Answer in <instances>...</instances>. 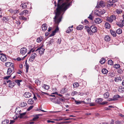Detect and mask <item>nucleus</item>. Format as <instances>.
<instances>
[{
	"label": "nucleus",
	"instance_id": "8",
	"mask_svg": "<svg viewBox=\"0 0 124 124\" xmlns=\"http://www.w3.org/2000/svg\"><path fill=\"white\" fill-rule=\"evenodd\" d=\"M121 97L119 95H115L114 97L113 98V99H109L108 100V101H115L118 98H120Z\"/></svg>",
	"mask_w": 124,
	"mask_h": 124
},
{
	"label": "nucleus",
	"instance_id": "57",
	"mask_svg": "<svg viewBox=\"0 0 124 124\" xmlns=\"http://www.w3.org/2000/svg\"><path fill=\"white\" fill-rule=\"evenodd\" d=\"M115 123V124H121V122L118 121H116Z\"/></svg>",
	"mask_w": 124,
	"mask_h": 124
},
{
	"label": "nucleus",
	"instance_id": "9",
	"mask_svg": "<svg viewBox=\"0 0 124 124\" xmlns=\"http://www.w3.org/2000/svg\"><path fill=\"white\" fill-rule=\"evenodd\" d=\"M26 112H25L22 113H21L19 115H18V116L17 115H16V119H17L18 117H19L20 118H22L26 115Z\"/></svg>",
	"mask_w": 124,
	"mask_h": 124
},
{
	"label": "nucleus",
	"instance_id": "40",
	"mask_svg": "<svg viewBox=\"0 0 124 124\" xmlns=\"http://www.w3.org/2000/svg\"><path fill=\"white\" fill-rule=\"evenodd\" d=\"M83 28V26L82 25H79L77 27V29L78 30H80L82 29Z\"/></svg>",
	"mask_w": 124,
	"mask_h": 124
},
{
	"label": "nucleus",
	"instance_id": "36",
	"mask_svg": "<svg viewBox=\"0 0 124 124\" xmlns=\"http://www.w3.org/2000/svg\"><path fill=\"white\" fill-rule=\"evenodd\" d=\"M110 32L111 33V35L113 37L116 36V34L115 32V31H113L112 30H110Z\"/></svg>",
	"mask_w": 124,
	"mask_h": 124
},
{
	"label": "nucleus",
	"instance_id": "22",
	"mask_svg": "<svg viewBox=\"0 0 124 124\" xmlns=\"http://www.w3.org/2000/svg\"><path fill=\"white\" fill-rule=\"evenodd\" d=\"M102 73L104 74H106L108 72V71L106 68H103L102 70Z\"/></svg>",
	"mask_w": 124,
	"mask_h": 124
},
{
	"label": "nucleus",
	"instance_id": "13",
	"mask_svg": "<svg viewBox=\"0 0 124 124\" xmlns=\"http://www.w3.org/2000/svg\"><path fill=\"white\" fill-rule=\"evenodd\" d=\"M9 19L8 17L4 16L3 17L2 20L3 22H4L6 23H8Z\"/></svg>",
	"mask_w": 124,
	"mask_h": 124
},
{
	"label": "nucleus",
	"instance_id": "54",
	"mask_svg": "<svg viewBox=\"0 0 124 124\" xmlns=\"http://www.w3.org/2000/svg\"><path fill=\"white\" fill-rule=\"evenodd\" d=\"M116 24L119 26L121 28H122L123 27L122 23H116Z\"/></svg>",
	"mask_w": 124,
	"mask_h": 124
},
{
	"label": "nucleus",
	"instance_id": "26",
	"mask_svg": "<svg viewBox=\"0 0 124 124\" xmlns=\"http://www.w3.org/2000/svg\"><path fill=\"white\" fill-rule=\"evenodd\" d=\"M99 5L102 7H104L105 6V2L103 1H101L100 2Z\"/></svg>",
	"mask_w": 124,
	"mask_h": 124
},
{
	"label": "nucleus",
	"instance_id": "25",
	"mask_svg": "<svg viewBox=\"0 0 124 124\" xmlns=\"http://www.w3.org/2000/svg\"><path fill=\"white\" fill-rule=\"evenodd\" d=\"M74 101L76 103V104L77 105H79L83 102H84L83 101H77L76 100H74Z\"/></svg>",
	"mask_w": 124,
	"mask_h": 124
},
{
	"label": "nucleus",
	"instance_id": "58",
	"mask_svg": "<svg viewBox=\"0 0 124 124\" xmlns=\"http://www.w3.org/2000/svg\"><path fill=\"white\" fill-rule=\"evenodd\" d=\"M61 39H58V40L57 41V42L58 43L60 44L61 43Z\"/></svg>",
	"mask_w": 124,
	"mask_h": 124
},
{
	"label": "nucleus",
	"instance_id": "19",
	"mask_svg": "<svg viewBox=\"0 0 124 124\" xmlns=\"http://www.w3.org/2000/svg\"><path fill=\"white\" fill-rule=\"evenodd\" d=\"M13 70L12 69V68H8V69L7 73V75H10L12 71Z\"/></svg>",
	"mask_w": 124,
	"mask_h": 124
},
{
	"label": "nucleus",
	"instance_id": "14",
	"mask_svg": "<svg viewBox=\"0 0 124 124\" xmlns=\"http://www.w3.org/2000/svg\"><path fill=\"white\" fill-rule=\"evenodd\" d=\"M20 107H18L16 108V109L15 112H17V116L21 114V110L20 109Z\"/></svg>",
	"mask_w": 124,
	"mask_h": 124
},
{
	"label": "nucleus",
	"instance_id": "42",
	"mask_svg": "<svg viewBox=\"0 0 124 124\" xmlns=\"http://www.w3.org/2000/svg\"><path fill=\"white\" fill-rule=\"evenodd\" d=\"M100 10L101 13V16L102 15L104 14L106 11V10L104 9H102L101 10Z\"/></svg>",
	"mask_w": 124,
	"mask_h": 124
},
{
	"label": "nucleus",
	"instance_id": "12",
	"mask_svg": "<svg viewBox=\"0 0 124 124\" xmlns=\"http://www.w3.org/2000/svg\"><path fill=\"white\" fill-rule=\"evenodd\" d=\"M0 59L2 62H5L7 60V58L6 57L5 55L3 54L1 56Z\"/></svg>",
	"mask_w": 124,
	"mask_h": 124
},
{
	"label": "nucleus",
	"instance_id": "41",
	"mask_svg": "<svg viewBox=\"0 0 124 124\" xmlns=\"http://www.w3.org/2000/svg\"><path fill=\"white\" fill-rule=\"evenodd\" d=\"M34 116V117L32 119V120L33 121H36L39 118V117L37 114L35 115V116Z\"/></svg>",
	"mask_w": 124,
	"mask_h": 124
},
{
	"label": "nucleus",
	"instance_id": "21",
	"mask_svg": "<svg viewBox=\"0 0 124 124\" xmlns=\"http://www.w3.org/2000/svg\"><path fill=\"white\" fill-rule=\"evenodd\" d=\"M27 105L26 103L25 102H23L20 103V106L21 107H24L26 106Z\"/></svg>",
	"mask_w": 124,
	"mask_h": 124
},
{
	"label": "nucleus",
	"instance_id": "55",
	"mask_svg": "<svg viewBox=\"0 0 124 124\" xmlns=\"http://www.w3.org/2000/svg\"><path fill=\"white\" fill-rule=\"evenodd\" d=\"M56 33L54 31H53L50 35V36H52L54 35Z\"/></svg>",
	"mask_w": 124,
	"mask_h": 124
},
{
	"label": "nucleus",
	"instance_id": "6",
	"mask_svg": "<svg viewBox=\"0 0 124 124\" xmlns=\"http://www.w3.org/2000/svg\"><path fill=\"white\" fill-rule=\"evenodd\" d=\"M37 56V55L35 53L32 54L31 55V57L29 59V61L30 62H32L34 60L35 58Z\"/></svg>",
	"mask_w": 124,
	"mask_h": 124
},
{
	"label": "nucleus",
	"instance_id": "47",
	"mask_svg": "<svg viewBox=\"0 0 124 124\" xmlns=\"http://www.w3.org/2000/svg\"><path fill=\"white\" fill-rule=\"evenodd\" d=\"M35 83L37 85H39L41 83L39 79H36L35 81Z\"/></svg>",
	"mask_w": 124,
	"mask_h": 124
},
{
	"label": "nucleus",
	"instance_id": "63",
	"mask_svg": "<svg viewBox=\"0 0 124 124\" xmlns=\"http://www.w3.org/2000/svg\"><path fill=\"white\" fill-rule=\"evenodd\" d=\"M59 101L60 102L61 101L64 102L65 101V100L64 99L62 98H59Z\"/></svg>",
	"mask_w": 124,
	"mask_h": 124
},
{
	"label": "nucleus",
	"instance_id": "34",
	"mask_svg": "<svg viewBox=\"0 0 124 124\" xmlns=\"http://www.w3.org/2000/svg\"><path fill=\"white\" fill-rule=\"evenodd\" d=\"M118 80H120L121 81L122 80V79L120 76L117 77L115 78V81L117 82Z\"/></svg>",
	"mask_w": 124,
	"mask_h": 124
},
{
	"label": "nucleus",
	"instance_id": "38",
	"mask_svg": "<svg viewBox=\"0 0 124 124\" xmlns=\"http://www.w3.org/2000/svg\"><path fill=\"white\" fill-rule=\"evenodd\" d=\"M22 81V80H17L15 81V82L19 86H20V83Z\"/></svg>",
	"mask_w": 124,
	"mask_h": 124
},
{
	"label": "nucleus",
	"instance_id": "33",
	"mask_svg": "<svg viewBox=\"0 0 124 124\" xmlns=\"http://www.w3.org/2000/svg\"><path fill=\"white\" fill-rule=\"evenodd\" d=\"M117 33L118 34H120L122 32V29L120 28H119L116 31Z\"/></svg>",
	"mask_w": 124,
	"mask_h": 124
},
{
	"label": "nucleus",
	"instance_id": "61",
	"mask_svg": "<svg viewBox=\"0 0 124 124\" xmlns=\"http://www.w3.org/2000/svg\"><path fill=\"white\" fill-rule=\"evenodd\" d=\"M24 15H26L28 13V11L27 10H25L23 11Z\"/></svg>",
	"mask_w": 124,
	"mask_h": 124
},
{
	"label": "nucleus",
	"instance_id": "2",
	"mask_svg": "<svg viewBox=\"0 0 124 124\" xmlns=\"http://www.w3.org/2000/svg\"><path fill=\"white\" fill-rule=\"evenodd\" d=\"M50 99L52 102L55 104H60L62 103L61 102L59 101V98L56 97L54 98H50Z\"/></svg>",
	"mask_w": 124,
	"mask_h": 124
},
{
	"label": "nucleus",
	"instance_id": "1",
	"mask_svg": "<svg viewBox=\"0 0 124 124\" xmlns=\"http://www.w3.org/2000/svg\"><path fill=\"white\" fill-rule=\"evenodd\" d=\"M85 27L87 32L90 35H93V33L96 32L97 31V28L94 25H92L90 28L87 26H85Z\"/></svg>",
	"mask_w": 124,
	"mask_h": 124
},
{
	"label": "nucleus",
	"instance_id": "49",
	"mask_svg": "<svg viewBox=\"0 0 124 124\" xmlns=\"http://www.w3.org/2000/svg\"><path fill=\"white\" fill-rule=\"evenodd\" d=\"M108 63L109 65H111L113 64V62L111 60H108Z\"/></svg>",
	"mask_w": 124,
	"mask_h": 124
},
{
	"label": "nucleus",
	"instance_id": "60",
	"mask_svg": "<svg viewBox=\"0 0 124 124\" xmlns=\"http://www.w3.org/2000/svg\"><path fill=\"white\" fill-rule=\"evenodd\" d=\"M88 18L91 20H92L93 17L92 16H91V14L89 15V16L88 17Z\"/></svg>",
	"mask_w": 124,
	"mask_h": 124
},
{
	"label": "nucleus",
	"instance_id": "18",
	"mask_svg": "<svg viewBox=\"0 0 124 124\" xmlns=\"http://www.w3.org/2000/svg\"><path fill=\"white\" fill-rule=\"evenodd\" d=\"M73 27V26L72 25L71 27H69L68 28V29H67L66 31V32L67 33H69L70 32H71L73 30V29L72 28Z\"/></svg>",
	"mask_w": 124,
	"mask_h": 124
},
{
	"label": "nucleus",
	"instance_id": "46",
	"mask_svg": "<svg viewBox=\"0 0 124 124\" xmlns=\"http://www.w3.org/2000/svg\"><path fill=\"white\" fill-rule=\"evenodd\" d=\"M42 40V38L41 37L38 38L37 39V41L38 43L40 42Z\"/></svg>",
	"mask_w": 124,
	"mask_h": 124
},
{
	"label": "nucleus",
	"instance_id": "44",
	"mask_svg": "<svg viewBox=\"0 0 124 124\" xmlns=\"http://www.w3.org/2000/svg\"><path fill=\"white\" fill-rule=\"evenodd\" d=\"M79 86V84L78 82L75 83L73 84V86L74 88L78 87Z\"/></svg>",
	"mask_w": 124,
	"mask_h": 124
},
{
	"label": "nucleus",
	"instance_id": "24",
	"mask_svg": "<svg viewBox=\"0 0 124 124\" xmlns=\"http://www.w3.org/2000/svg\"><path fill=\"white\" fill-rule=\"evenodd\" d=\"M27 60H26L25 62L26 71V72H27L28 71L29 68V66L28 64L27 63Z\"/></svg>",
	"mask_w": 124,
	"mask_h": 124
},
{
	"label": "nucleus",
	"instance_id": "7",
	"mask_svg": "<svg viewBox=\"0 0 124 124\" xmlns=\"http://www.w3.org/2000/svg\"><path fill=\"white\" fill-rule=\"evenodd\" d=\"M27 51V49L25 47H23L20 50V53L22 55L24 54Z\"/></svg>",
	"mask_w": 124,
	"mask_h": 124
},
{
	"label": "nucleus",
	"instance_id": "20",
	"mask_svg": "<svg viewBox=\"0 0 124 124\" xmlns=\"http://www.w3.org/2000/svg\"><path fill=\"white\" fill-rule=\"evenodd\" d=\"M95 15H97L99 16H101V13L100 12V10H95Z\"/></svg>",
	"mask_w": 124,
	"mask_h": 124
},
{
	"label": "nucleus",
	"instance_id": "64",
	"mask_svg": "<svg viewBox=\"0 0 124 124\" xmlns=\"http://www.w3.org/2000/svg\"><path fill=\"white\" fill-rule=\"evenodd\" d=\"M9 11L11 13H14V10L11 9H10L9 10Z\"/></svg>",
	"mask_w": 124,
	"mask_h": 124
},
{
	"label": "nucleus",
	"instance_id": "4",
	"mask_svg": "<svg viewBox=\"0 0 124 124\" xmlns=\"http://www.w3.org/2000/svg\"><path fill=\"white\" fill-rule=\"evenodd\" d=\"M5 65L7 67H11L12 69L14 70V64L13 63L9 62H6L5 63Z\"/></svg>",
	"mask_w": 124,
	"mask_h": 124
},
{
	"label": "nucleus",
	"instance_id": "31",
	"mask_svg": "<svg viewBox=\"0 0 124 124\" xmlns=\"http://www.w3.org/2000/svg\"><path fill=\"white\" fill-rule=\"evenodd\" d=\"M43 87H44L45 89L46 90L48 89L50 87L49 86L47 85L46 84H44L42 86Z\"/></svg>",
	"mask_w": 124,
	"mask_h": 124
},
{
	"label": "nucleus",
	"instance_id": "15",
	"mask_svg": "<svg viewBox=\"0 0 124 124\" xmlns=\"http://www.w3.org/2000/svg\"><path fill=\"white\" fill-rule=\"evenodd\" d=\"M26 3H22L20 7H22V9L26 8H27V4Z\"/></svg>",
	"mask_w": 124,
	"mask_h": 124
},
{
	"label": "nucleus",
	"instance_id": "23",
	"mask_svg": "<svg viewBox=\"0 0 124 124\" xmlns=\"http://www.w3.org/2000/svg\"><path fill=\"white\" fill-rule=\"evenodd\" d=\"M67 89L66 88H62L60 91V93H64L66 92L67 91Z\"/></svg>",
	"mask_w": 124,
	"mask_h": 124
},
{
	"label": "nucleus",
	"instance_id": "5",
	"mask_svg": "<svg viewBox=\"0 0 124 124\" xmlns=\"http://www.w3.org/2000/svg\"><path fill=\"white\" fill-rule=\"evenodd\" d=\"M42 46H41L37 48L36 50V51H38L39 53L40 54H43L44 53V51L45 50V49L42 48Z\"/></svg>",
	"mask_w": 124,
	"mask_h": 124
},
{
	"label": "nucleus",
	"instance_id": "62",
	"mask_svg": "<svg viewBox=\"0 0 124 124\" xmlns=\"http://www.w3.org/2000/svg\"><path fill=\"white\" fill-rule=\"evenodd\" d=\"M59 30V28L58 27H57L56 28L54 31L56 33V32L58 31Z\"/></svg>",
	"mask_w": 124,
	"mask_h": 124
},
{
	"label": "nucleus",
	"instance_id": "17",
	"mask_svg": "<svg viewBox=\"0 0 124 124\" xmlns=\"http://www.w3.org/2000/svg\"><path fill=\"white\" fill-rule=\"evenodd\" d=\"M15 84L13 82H10L9 85V87H10L12 88L14 86Z\"/></svg>",
	"mask_w": 124,
	"mask_h": 124
},
{
	"label": "nucleus",
	"instance_id": "28",
	"mask_svg": "<svg viewBox=\"0 0 124 124\" xmlns=\"http://www.w3.org/2000/svg\"><path fill=\"white\" fill-rule=\"evenodd\" d=\"M118 90L120 92L123 93L124 92V88L122 87H119L118 89Z\"/></svg>",
	"mask_w": 124,
	"mask_h": 124
},
{
	"label": "nucleus",
	"instance_id": "56",
	"mask_svg": "<svg viewBox=\"0 0 124 124\" xmlns=\"http://www.w3.org/2000/svg\"><path fill=\"white\" fill-rule=\"evenodd\" d=\"M33 107V106H30L27 109V110L29 111Z\"/></svg>",
	"mask_w": 124,
	"mask_h": 124
},
{
	"label": "nucleus",
	"instance_id": "52",
	"mask_svg": "<svg viewBox=\"0 0 124 124\" xmlns=\"http://www.w3.org/2000/svg\"><path fill=\"white\" fill-rule=\"evenodd\" d=\"M71 95L73 96L77 95V92L75 91H73L71 93Z\"/></svg>",
	"mask_w": 124,
	"mask_h": 124
},
{
	"label": "nucleus",
	"instance_id": "29",
	"mask_svg": "<svg viewBox=\"0 0 124 124\" xmlns=\"http://www.w3.org/2000/svg\"><path fill=\"white\" fill-rule=\"evenodd\" d=\"M116 11L118 14H120L122 13L123 10L120 9H116Z\"/></svg>",
	"mask_w": 124,
	"mask_h": 124
},
{
	"label": "nucleus",
	"instance_id": "27",
	"mask_svg": "<svg viewBox=\"0 0 124 124\" xmlns=\"http://www.w3.org/2000/svg\"><path fill=\"white\" fill-rule=\"evenodd\" d=\"M105 27L106 29H109L110 27V24L108 22L106 23H105Z\"/></svg>",
	"mask_w": 124,
	"mask_h": 124
},
{
	"label": "nucleus",
	"instance_id": "30",
	"mask_svg": "<svg viewBox=\"0 0 124 124\" xmlns=\"http://www.w3.org/2000/svg\"><path fill=\"white\" fill-rule=\"evenodd\" d=\"M34 101L32 99H30L28 100V104H33L34 103Z\"/></svg>",
	"mask_w": 124,
	"mask_h": 124
},
{
	"label": "nucleus",
	"instance_id": "51",
	"mask_svg": "<svg viewBox=\"0 0 124 124\" xmlns=\"http://www.w3.org/2000/svg\"><path fill=\"white\" fill-rule=\"evenodd\" d=\"M114 67L116 69H117L120 67V65L119 64H116L114 65Z\"/></svg>",
	"mask_w": 124,
	"mask_h": 124
},
{
	"label": "nucleus",
	"instance_id": "16",
	"mask_svg": "<svg viewBox=\"0 0 124 124\" xmlns=\"http://www.w3.org/2000/svg\"><path fill=\"white\" fill-rule=\"evenodd\" d=\"M42 27L43 31H44L47 29V25L46 24H43L42 25Z\"/></svg>",
	"mask_w": 124,
	"mask_h": 124
},
{
	"label": "nucleus",
	"instance_id": "37",
	"mask_svg": "<svg viewBox=\"0 0 124 124\" xmlns=\"http://www.w3.org/2000/svg\"><path fill=\"white\" fill-rule=\"evenodd\" d=\"M109 95V93H106L104 94V97L105 98H108V97Z\"/></svg>",
	"mask_w": 124,
	"mask_h": 124
},
{
	"label": "nucleus",
	"instance_id": "35",
	"mask_svg": "<svg viewBox=\"0 0 124 124\" xmlns=\"http://www.w3.org/2000/svg\"><path fill=\"white\" fill-rule=\"evenodd\" d=\"M105 62V58H102L101 59V60L100 61V62L101 64H103Z\"/></svg>",
	"mask_w": 124,
	"mask_h": 124
},
{
	"label": "nucleus",
	"instance_id": "45",
	"mask_svg": "<svg viewBox=\"0 0 124 124\" xmlns=\"http://www.w3.org/2000/svg\"><path fill=\"white\" fill-rule=\"evenodd\" d=\"M119 0H112V2L110 3V4H109L110 6H112L113 4L114 3H115L117 2Z\"/></svg>",
	"mask_w": 124,
	"mask_h": 124
},
{
	"label": "nucleus",
	"instance_id": "59",
	"mask_svg": "<svg viewBox=\"0 0 124 124\" xmlns=\"http://www.w3.org/2000/svg\"><path fill=\"white\" fill-rule=\"evenodd\" d=\"M19 10H14V13L16 14V13H19Z\"/></svg>",
	"mask_w": 124,
	"mask_h": 124
},
{
	"label": "nucleus",
	"instance_id": "3",
	"mask_svg": "<svg viewBox=\"0 0 124 124\" xmlns=\"http://www.w3.org/2000/svg\"><path fill=\"white\" fill-rule=\"evenodd\" d=\"M116 19V16L114 15H112L110 17H108L107 18V20L110 23H112L114 20H115Z\"/></svg>",
	"mask_w": 124,
	"mask_h": 124
},
{
	"label": "nucleus",
	"instance_id": "53",
	"mask_svg": "<svg viewBox=\"0 0 124 124\" xmlns=\"http://www.w3.org/2000/svg\"><path fill=\"white\" fill-rule=\"evenodd\" d=\"M74 119V118H67L66 119H64V118H63L62 119H61L60 120H68L70 119Z\"/></svg>",
	"mask_w": 124,
	"mask_h": 124
},
{
	"label": "nucleus",
	"instance_id": "32",
	"mask_svg": "<svg viewBox=\"0 0 124 124\" xmlns=\"http://www.w3.org/2000/svg\"><path fill=\"white\" fill-rule=\"evenodd\" d=\"M105 39L106 41H109L110 40V39L109 36L107 35L105 37Z\"/></svg>",
	"mask_w": 124,
	"mask_h": 124
},
{
	"label": "nucleus",
	"instance_id": "48",
	"mask_svg": "<svg viewBox=\"0 0 124 124\" xmlns=\"http://www.w3.org/2000/svg\"><path fill=\"white\" fill-rule=\"evenodd\" d=\"M19 19L20 20H22L25 21H26L27 20V18L26 17H25L22 16L19 17Z\"/></svg>",
	"mask_w": 124,
	"mask_h": 124
},
{
	"label": "nucleus",
	"instance_id": "43",
	"mask_svg": "<svg viewBox=\"0 0 124 124\" xmlns=\"http://www.w3.org/2000/svg\"><path fill=\"white\" fill-rule=\"evenodd\" d=\"M103 100L102 99L99 98L97 99V100H96V101L97 103H100Z\"/></svg>",
	"mask_w": 124,
	"mask_h": 124
},
{
	"label": "nucleus",
	"instance_id": "11",
	"mask_svg": "<svg viewBox=\"0 0 124 124\" xmlns=\"http://www.w3.org/2000/svg\"><path fill=\"white\" fill-rule=\"evenodd\" d=\"M31 95V94L29 92L25 93L23 95L26 98H30Z\"/></svg>",
	"mask_w": 124,
	"mask_h": 124
},
{
	"label": "nucleus",
	"instance_id": "50",
	"mask_svg": "<svg viewBox=\"0 0 124 124\" xmlns=\"http://www.w3.org/2000/svg\"><path fill=\"white\" fill-rule=\"evenodd\" d=\"M115 73L114 72H112L111 73L109 74V76L111 77H112L115 76Z\"/></svg>",
	"mask_w": 124,
	"mask_h": 124
},
{
	"label": "nucleus",
	"instance_id": "10",
	"mask_svg": "<svg viewBox=\"0 0 124 124\" xmlns=\"http://www.w3.org/2000/svg\"><path fill=\"white\" fill-rule=\"evenodd\" d=\"M102 21V19H100L99 18H95L94 20L95 22L98 24H99L101 23Z\"/></svg>",
	"mask_w": 124,
	"mask_h": 124
},
{
	"label": "nucleus",
	"instance_id": "39",
	"mask_svg": "<svg viewBox=\"0 0 124 124\" xmlns=\"http://www.w3.org/2000/svg\"><path fill=\"white\" fill-rule=\"evenodd\" d=\"M9 121L8 120L6 119L2 121V124H7L8 123Z\"/></svg>",
	"mask_w": 124,
	"mask_h": 124
}]
</instances>
